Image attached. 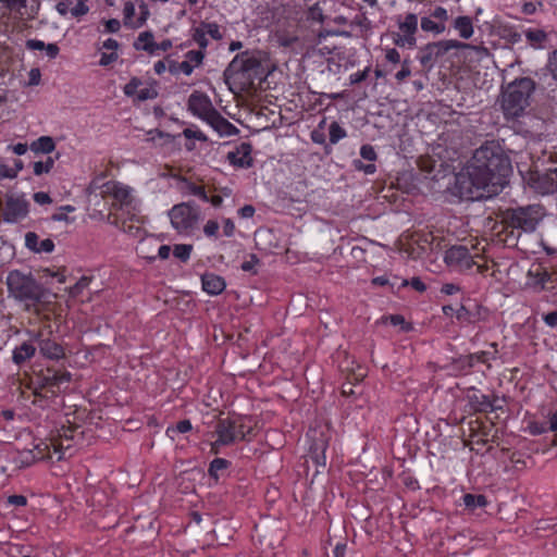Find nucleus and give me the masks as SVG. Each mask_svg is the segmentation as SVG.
I'll list each match as a JSON object with an SVG mask.
<instances>
[{"label":"nucleus","instance_id":"f257e3e1","mask_svg":"<svg viewBox=\"0 0 557 557\" xmlns=\"http://www.w3.org/2000/svg\"><path fill=\"white\" fill-rule=\"evenodd\" d=\"M511 172L510 160L499 144L486 141L474 151L466 172L456 176V188L467 200L492 198L508 184Z\"/></svg>","mask_w":557,"mask_h":557},{"label":"nucleus","instance_id":"f03ea898","mask_svg":"<svg viewBox=\"0 0 557 557\" xmlns=\"http://www.w3.org/2000/svg\"><path fill=\"white\" fill-rule=\"evenodd\" d=\"M10 298L23 304L26 310L44 304L49 294L48 289L38 282L32 272L11 270L5 280Z\"/></svg>","mask_w":557,"mask_h":557},{"label":"nucleus","instance_id":"7ed1b4c3","mask_svg":"<svg viewBox=\"0 0 557 557\" xmlns=\"http://www.w3.org/2000/svg\"><path fill=\"white\" fill-rule=\"evenodd\" d=\"M545 216V209L541 205L509 208L503 213L506 242L517 245L522 233H532Z\"/></svg>","mask_w":557,"mask_h":557},{"label":"nucleus","instance_id":"20e7f679","mask_svg":"<svg viewBox=\"0 0 557 557\" xmlns=\"http://www.w3.org/2000/svg\"><path fill=\"white\" fill-rule=\"evenodd\" d=\"M536 89V85L531 77H519L502 88L500 108L504 116L517 119L524 114L531 103V96Z\"/></svg>","mask_w":557,"mask_h":557},{"label":"nucleus","instance_id":"39448f33","mask_svg":"<svg viewBox=\"0 0 557 557\" xmlns=\"http://www.w3.org/2000/svg\"><path fill=\"white\" fill-rule=\"evenodd\" d=\"M238 74H242L252 83L255 79H262L264 67L258 57L250 54L246 50L236 54L224 70L223 78L225 84H230V81Z\"/></svg>","mask_w":557,"mask_h":557},{"label":"nucleus","instance_id":"423d86ee","mask_svg":"<svg viewBox=\"0 0 557 557\" xmlns=\"http://www.w3.org/2000/svg\"><path fill=\"white\" fill-rule=\"evenodd\" d=\"M169 216L176 231L187 232L198 223L200 210L194 201L181 202L169 211Z\"/></svg>","mask_w":557,"mask_h":557},{"label":"nucleus","instance_id":"0eeeda50","mask_svg":"<svg viewBox=\"0 0 557 557\" xmlns=\"http://www.w3.org/2000/svg\"><path fill=\"white\" fill-rule=\"evenodd\" d=\"M399 33H393V42L397 47L414 48L417 45L416 33L418 32V15L407 13L395 17Z\"/></svg>","mask_w":557,"mask_h":557},{"label":"nucleus","instance_id":"6e6552de","mask_svg":"<svg viewBox=\"0 0 557 557\" xmlns=\"http://www.w3.org/2000/svg\"><path fill=\"white\" fill-rule=\"evenodd\" d=\"M461 46L462 44L457 40H440L436 42H430L419 49L417 59L423 67L431 69L434 63L449 50L458 49Z\"/></svg>","mask_w":557,"mask_h":557},{"label":"nucleus","instance_id":"1a4fd4ad","mask_svg":"<svg viewBox=\"0 0 557 557\" xmlns=\"http://www.w3.org/2000/svg\"><path fill=\"white\" fill-rule=\"evenodd\" d=\"M445 263L455 271L465 272L475 264L468 247L462 245L451 246L445 251Z\"/></svg>","mask_w":557,"mask_h":557},{"label":"nucleus","instance_id":"9d476101","mask_svg":"<svg viewBox=\"0 0 557 557\" xmlns=\"http://www.w3.org/2000/svg\"><path fill=\"white\" fill-rule=\"evenodd\" d=\"M187 110L200 120L207 122L216 111L209 96L202 91H193L187 100Z\"/></svg>","mask_w":557,"mask_h":557},{"label":"nucleus","instance_id":"9b49d317","mask_svg":"<svg viewBox=\"0 0 557 557\" xmlns=\"http://www.w3.org/2000/svg\"><path fill=\"white\" fill-rule=\"evenodd\" d=\"M530 182L531 187L542 195L557 194V168L533 173Z\"/></svg>","mask_w":557,"mask_h":557},{"label":"nucleus","instance_id":"f8f14e48","mask_svg":"<svg viewBox=\"0 0 557 557\" xmlns=\"http://www.w3.org/2000/svg\"><path fill=\"white\" fill-rule=\"evenodd\" d=\"M29 212V202L20 197H8L5 209L2 213L3 221L7 223H16L27 216Z\"/></svg>","mask_w":557,"mask_h":557},{"label":"nucleus","instance_id":"ddd939ff","mask_svg":"<svg viewBox=\"0 0 557 557\" xmlns=\"http://www.w3.org/2000/svg\"><path fill=\"white\" fill-rule=\"evenodd\" d=\"M488 318V309L480 304H474L472 307L460 305L456 309V319L461 324H475L481 321H486Z\"/></svg>","mask_w":557,"mask_h":557},{"label":"nucleus","instance_id":"4468645a","mask_svg":"<svg viewBox=\"0 0 557 557\" xmlns=\"http://www.w3.org/2000/svg\"><path fill=\"white\" fill-rule=\"evenodd\" d=\"M72 380V374L69 371H59L52 368H47L40 375V386L47 388L52 394L60 392L63 383H69Z\"/></svg>","mask_w":557,"mask_h":557},{"label":"nucleus","instance_id":"2eb2a0df","mask_svg":"<svg viewBox=\"0 0 557 557\" xmlns=\"http://www.w3.org/2000/svg\"><path fill=\"white\" fill-rule=\"evenodd\" d=\"M251 152L252 145L248 141H243L235 148V150L227 153L226 159L235 168L249 169L253 165Z\"/></svg>","mask_w":557,"mask_h":557},{"label":"nucleus","instance_id":"dca6fc26","mask_svg":"<svg viewBox=\"0 0 557 557\" xmlns=\"http://www.w3.org/2000/svg\"><path fill=\"white\" fill-rule=\"evenodd\" d=\"M468 403L474 412H493L500 410L502 407H496L497 396L492 399L490 396L480 392L468 394Z\"/></svg>","mask_w":557,"mask_h":557},{"label":"nucleus","instance_id":"f3484780","mask_svg":"<svg viewBox=\"0 0 557 557\" xmlns=\"http://www.w3.org/2000/svg\"><path fill=\"white\" fill-rule=\"evenodd\" d=\"M327 447L329 440L323 433H319V435L312 438L309 447V457L317 466L325 467V451Z\"/></svg>","mask_w":557,"mask_h":557},{"label":"nucleus","instance_id":"a211bd4d","mask_svg":"<svg viewBox=\"0 0 557 557\" xmlns=\"http://www.w3.org/2000/svg\"><path fill=\"white\" fill-rule=\"evenodd\" d=\"M214 434L219 444L232 445L237 441L235 429H233V420L231 417L220 418L214 428Z\"/></svg>","mask_w":557,"mask_h":557},{"label":"nucleus","instance_id":"6ab92c4d","mask_svg":"<svg viewBox=\"0 0 557 557\" xmlns=\"http://www.w3.org/2000/svg\"><path fill=\"white\" fill-rule=\"evenodd\" d=\"M209 124L220 136H234L239 133V129L226 120L218 110L206 122Z\"/></svg>","mask_w":557,"mask_h":557},{"label":"nucleus","instance_id":"aec40b11","mask_svg":"<svg viewBox=\"0 0 557 557\" xmlns=\"http://www.w3.org/2000/svg\"><path fill=\"white\" fill-rule=\"evenodd\" d=\"M36 346L32 341H25L16 346L12 351V361L18 368H22L27 361L36 355Z\"/></svg>","mask_w":557,"mask_h":557},{"label":"nucleus","instance_id":"412c9836","mask_svg":"<svg viewBox=\"0 0 557 557\" xmlns=\"http://www.w3.org/2000/svg\"><path fill=\"white\" fill-rule=\"evenodd\" d=\"M202 289L212 296L220 295L226 287L225 280L214 273H205L201 275Z\"/></svg>","mask_w":557,"mask_h":557},{"label":"nucleus","instance_id":"4be33fe9","mask_svg":"<svg viewBox=\"0 0 557 557\" xmlns=\"http://www.w3.org/2000/svg\"><path fill=\"white\" fill-rule=\"evenodd\" d=\"M39 351L48 359L59 360L65 357L64 348L54 339L46 338L39 341Z\"/></svg>","mask_w":557,"mask_h":557},{"label":"nucleus","instance_id":"5701e85b","mask_svg":"<svg viewBox=\"0 0 557 557\" xmlns=\"http://www.w3.org/2000/svg\"><path fill=\"white\" fill-rule=\"evenodd\" d=\"M232 420L237 441H247V436L253 431L252 418L248 416H236L232 418Z\"/></svg>","mask_w":557,"mask_h":557},{"label":"nucleus","instance_id":"b1692460","mask_svg":"<svg viewBox=\"0 0 557 557\" xmlns=\"http://www.w3.org/2000/svg\"><path fill=\"white\" fill-rule=\"evenodd\" d=\"M46 457L47 454H35L34 450L24 449L17 453L16 457L14 458V462L18 468H27L33 466L36 461L45 459Z\"/></svg>","mask_w":557,"mask_h":557},{"label":"nucleus","instance_id":"393cba45","mask_svg":"<svg viewBox=\"0 0 557 557\" xmlns=\"http://www.w3.org/2000/svg\"><path fill=\"white\" fill-rule=\"evenodd\" d=\"M535 77L537 78V81H534L536 89L540 90H546L548 87L557 83V79L553 73V66L550 64L549 69L545 67L535 72Z\"/></svg>","mask_w":557,"mask_h":557},{"label":"nucleus","instance_id":"a878e982","mask_svg":"<svg viewBox=\"0 0 557 557\" xmlns=\"http://www.w3.org/2000/svg\"><path fill=\"white\" fill-rule=\"evenodd\" d=\"M462 504L468 511L473 512L476 508L485 507L487 505V499L482 494L467 493L462 496Z\"/></svg>","mask_w":557,"mask_h":557},{"label":"nucleus","instance_id":"bb28decb","mask_svg":"<svg viewBox=\"0 0 557 557\" xmlns=\"http://www.w3.org/2000/svg\"><path fill=\"white\" fill-rule=\"evenodd\" d=\"M454 28L458 30L459 36L463 39H468L473 34L472 20L469 16H458L454 21Z\"/></svg>","mask_w":557,"mask_h":557},{"label":"nucleus","instance_id":"cd10ccee","mask_svg":"<svg viewBox=\"0 0 557 557\" xmlns=\"http://www.w3.org/2000/svg\"><path fill=\"white\" fill-rule=\"evenodd\" d=\"M55 143L50 136H41L32 143L30 149L34 152L50 153L54 150Z\"/></svg>","mask_w":557,"mask_h":557},{"label":"nucleus","instance_id":"c85d7f7f","mask_svg":"<svg viewBox=\"0 0 557 557\" xmlns=\"http://www.w3.org/2000/svg\"><path fill=\"white\" fill-rule=\"evenodd\" d=\"M231 461L224 458H214L208 468V474L216 483L219 481V472L231 467Z\"/></svg>","mask_w":557,"mask_h":557},{"label":"nucleus","instance_id":"c756f323","mask_svg":"<svg viewBox=\"0 0 557 557\" xmlns=\"http://www.w3.org/2000/svg\"><path fill=\"white\" fill-rule=\"evenodd\" d=\"M182 183H183V187H182L183 190L200 198L205 202H209V197H208L203 186L196 185L195 183L188 181L187 178H182Z\"/></svg>","mask_w":557,"mask_h":557},{"label":"nucleus","instance_id":"7c9ffc66","mask_svg":"<svg viewBox=\"0 0 557 557\" xmlns=\"http://www.w3.org/2000/svg\"><path fill=\"white\" fill-rule=\"evenodd\" d=\"M190 32L193 41H195L198 45L199 49L206 51V49L209 46V40L207 39V32H205L201 22L197 27H193Z\"/></svg>","mask_w":557,"mask_h":557},{"label":"nucleus","instance_id":"2f4dec72","mask_svg":"<svg viewBox=\"0 0 557 557\" xmlns=\"http://www.w3.org/2000/svg\"><path fill=\"white\" fill-rule=\"evenodd\" d=\"M193 430V425L190 420L185 419L178 421L175 425L168 426L165 433L169 437L174 440L175 435L178 433H187Z\"/></svg>","mask_w":557,"mask_h":557},{"label":"nucleus","instance_id":"473e14b6","mask_svg":"<svg viewBox=\"0 0 557 557\" xmlns=\"http://www.w3.org/2000/svg\"><path fill=\"white\" fill-rule=\"evenodd\" d=\"M347 136V132L336 121L332 122L329 127L330 146L337 144Z\"/></svg>","mask_w":557,"mask_h":557},{"label":"nucleus","instance_id":"72a5a7b5","mask_svg":"<svg viewBox=\"0 0 557 557\" xmlns=\"http://www.w3.org/2000/svg\"><path fill=\"white\" fill-rule=\"evenodd\" d=\"M169 71L171 74H174V75L182 72L188 76L193 73L194 65H191L188 61L177 62V61L171 60L169 62Z\"/></svg>","mask_w":557,"mask_h":557},{"label":"nucleus","instance_id":"f704fd0d","mask_svg":"<svg viewBox=\"0 0 557 557\" xmlns=\"http://www.w3.org/2000/svg\"><path fill=\"white\" fill-rule=\"evenodd\" d=\"M193 251V245L189 244H177L173 247V255L182 262H187Z\"/></svg>","mask_w":557,"mask_h":557},{"label":"nucleus","instance_id":"c9c22d12","mask_svg":"<svg viewBox=\"0 0 557 557\" xmlns=\"http://www.w3.org/2000/svg\"><path fill=\"white\" fill-rule=\"evenodd\" d=\"M421 28L424 32H432L434 34H442L445 30L444 23H436L432 20V17H422L421 18Z\"/></svg>","mask_w":557,"mask_h":557},{"label":"nucleus","instance_id":"e433bc0d","mask_svg":"<svg viewBox=\"0 0 557 557\" xmlns=\"http://www.w3.org/2000/svg\"><path fill=\"white\" fill-rule=\"evenodd\" d=\"M144 51L148 52L149 54H156L158 50L168 51L172 48V41L170 39H164L160 44L157 42H149L145 44L143 46Z\"/></svg>","mask_w":557,"mask_h":557},{"label":"nucleus","instance_id":"4c0bfd02","mask_svg":"<svg viewBox=\"0 0 557 557\" xmlns=\"http://www.w3.org/2000/svg\"><path fill=\"white\" fill-rule=\"evenodd\" d=\"M201 24L205 28V32H207V35H209L214 40H222L223 39V33L220 29V25L212 22H206L201 21Z\"/></svg>","mask_w":557,"mask_h":557},{"label":"nucleus","instance_id":"58836bf2","mask_svg":"<svg viewBox=\"0 0 557 557\" xmlns=\"http://www.w3.org/2000/svg\"><path fill=\"white\" fill-rule=\"evenodd\" d=\"M90 282L91 277L85 275L82 276L72 287H70V295L72 297L79 296L83 293V290L89 286Z\"/></svg>","mask_w":557,"mask_h":557},{"label":"nucleus","instance_id":"ea45409f","mask_svg":"<svg viewBox=\"0 0 557 557\" xmlns=\"http://www.w3.org/2000/svg\"><path fill=\"white\" fill-rule=\"evenodd\" d=\"M310 138L314 144L323 145L325 153H331L332 148L330 146V143H326V136L323 131L321 129H313L310 133Z\"/></svg>","mask_w":557,"mask_h":557},{"label":"nucleus","instance_id":"a19ab883","mask_svg":"<svg viewBox=\"0 0 557 557\" xmlns=\"http://www.w3.org/2000/svg\"><path fill=\"white\" fill-rule=\"evenodd\" d=\"M54 159L51 157H48L45 162L38 161L34 163V173L35 175L39 176L44 173H49L51 169L53 168Z\"/></svg>","mask_w":557,"mask_h":557},{"label":"nucleus","instance_id":"79ce46f5","mask_svg":"<svg viewBox=\"0 0 557 557\" xmlns=\"http://www.w3.org/2000/svg\"><path fill=\"white\" fill-rule=\"evenodd\" d=\"M205 57H206V51L202 49L189 50L185 54V58H186L185 61H188L190 64L195 63V66H199L200 64H202Z\"/></svg>","mask_w":557,"mask_h":557},{"label":"nucleus","instance_id":"37998d69","mask_svg":"<svg viewBox=\"0 0 557 557\" xmlns=\"http://www.w3.org/2000/svg\"><path fill=\"white\" fill-rule=\"evenodd\" d=\"M151 44V42H154L153 40V34L149 30H146V32H143L139 34V36L137 37V39L134 41V48L135 50L137 51H140L143 50L144 51V48L143 46H145V44Z\"/></svg>","mask_w":557,"mask_h":557},{"label":"nucleus","instance_id":"c03bdc74","mask_svg":"<svg viewBox=\"0 0 557 557\" xmlns=\"http://www.w3.org/2000/svg\"><path fill=\"white\" fill-rule=\"evenodd\" d=\"M143 85V82L138 77H132L131 81L124 86L123 91L127 97H136L138 87Z\"/></svg>","mask_w":557,"mask_h":557},{"label":"nucleus","instance_id":"a18cd8bd","mask_svg":"<svg viewBox=\"0 0 557 557\" xmlns=\"http://www.w3.org/2000/svg\"><path fill=\"white\" fill-rule=\"evenodd\" d=\"M260 264V259L257 255L250 253L249 260H246L242 263L240 269L244 272H250L252 274H257L256 265Z\"/></svg>","mask_w":557,"mask_h":557},{"label":"nucleus","instance_id":"49530a36","mask_svg":"<svg viewBox=\"0 0 557 557\" xmlns=\"http://www.w3.org/2000/svg\"><path fill=\"white\" fill-rule=\"evenodd\" d=\"M525 37L532 44H542L546 39V33L542 29H529Z\"/></svg>","mask_w":557,"mask_h":557},{"label":"nucleus","instance_id":"de8ad7c7","mask_svg":"<svg viewBox=\"0 0 557 557\" xmlns=\"http://www.w3.org/2000/svg\"><path fill=\"white\" fill-rule=\"evenodd\" d=\"M39 244V236L35 232H27L25 234V246L30 251L37 253Z\"/></svg>","mask_w":557,"mask_h":557},{"label":"nucleus","instance_id":"09e8293b","mask_svg":"<svg viewBox=\"0 0 557 557\" xmlns=\"http://www.w3.org/2000/svg\"><path fill=\"white\" fill-rule=\"evenodd\" d=\"M182 135L187 139H197L202 143L208 141L207 135L199 129H193L190 127H187L183 131Z\"/></svg>","mask_w":557,"mask_h":557},{"label":"nucleus","instance_id":"8fccbe9b","mask_svg":"<svg viewBox=\"0 0 557 557\" xmlns=\"http://www.w3.org/2000/svg\"><path fill=\"white\" fill-rule=\"evenodd\" d=\"M360 156L362 159L374 162L377 158L374 147L370 144L362 145L360 148Z\"/></svg>","mask_w":557,"mask_h":557},{"label":"nucleus","instance_id":"3c124183","mask_svg":"<svg viewBox=\"0 0 557 557\" xmlns=\"http://www.w3.org/2000/svg\"><path fill=\"white\" fill-rule=\"evenodd\" d=\"M352 165L357 171H361L368 175H372L376 172V165L372 162L363 163L361 160H354Z\"/></svg>","mask_w":557,"mask_h":557},{"label":"nucleus","instance_id":"603ef678","mask_svg":"<svg viewBox=\"0 0 557 557\" xmlns=\"http://www.w3.org/2000/svg\"><path fill=\"white\" fill-rule=\"evenodd\" d=\"M490 354L487 351H478L474 354H470L468 359L469 367H473L475 362L486 363L488 360Z\"/></svg>","mask_w":557,"mask_h":557},{"label":"nucleus","instance_id":"864d4df0","mask_svg":"<svg viewBox=\"0 0 557 557\" xmlns=\"http://www.w3.org/2000/svg\"><path fill=\"white\" fill-rule=\"evenodd\" d=\"M158 97V91L152 88V87H146V88H141L140 90H138L137 95H136V100L137 101H146V100H149V99H154Z\"/></svg>","mask_w":557,"mask_h":557},{"label":"nucleus","instance_id":"5fc2aeb1","mask_svg":"<svg viewBox=\"0 0 557 557\" xmlns=\"http://www.w3.org/2000/svg\"><path fill=\"white\" fill-rule=\"evenodd\" d=\"M535 277L537 278L535 284L539 285L541 289L547 288V283L553 282V275L546 270L537 271Z\"/></svg>","mask_w":557,"mask_h":557},{"label":"nucleus","instance_id":"6e6d98bb","mask_svg":"<svg viewBox=\"0 0 557 557\" xmlns=\"http://www.w3.org/2000/svg\"><path fill=\"white\" fill-rule=\"evenodd\" d=\"M388 319L392 325H400L401 330L405 332H408L412 329V326L406 322L405 318L401 314H391Z\"/></svg>","mask_w":557,"mask_h":557},{"label":"nucleus","instance_id":"4d7b16f0","mask_svg":"<svg viewBox=\"0 0 557 557\" xmlns=\"http://www.w3.org/2000/svg\"><path fill=\"white\" fill-rule=\"evenodd\" d=\"M308 18H310L312 21H317V22H323V20H324L323 10L319 5V3H314L313 5H311L309 8Z\"/></svg>","mask_w":557,"mask_h":557},{"label":"nucleus","instance_id":"13d9d810","mask_svg":"<svg viewBox=\"0 0 557 557\" xmlns=\"http://www.w3.org/2000/svg\"><path fill=\"white\" fill-rule=\"evenodd\" d=\"M370 67L367 66L363 71H358L349 76L350 85L359 84L366 81L369 76Z\"/></svg>","mask_w":557,"mask_h":557},{"label":"nucleus","instance_id":"bf43d9fd","mask_svg":"<svg viewBox=\"0 0 557 557\" xmlns=\"http://www.w3.org/2000/svg\"><path fill=\"white\" fill-rule=\"evenodd\" d=\"M403 285H410L414 290L423 293L426 290V285L421 281L420 277H412L410 281L405 280Z\"/></svg>","mask_w":557,"mask_h":557},{"label":"nucleus","instance_id":"052dcab7","mask_svg":"<svg viewBox=\"0 0 557 557\" xmlns=\"http://www.w3.org/2000/svg\"><path fill=\"white\" fill-rule=\"evenodd\" d=\"M219 231V223L214 220H209L203 226V233L208 237H215Z\"/></svg>","mask_w":557,"mask_h":557},{"label":"nucleus","instance_id":"680f3d73","mask_svg":"<svg viewBox=\"0 0 557 557\" xmlns=\"http://www.w3.org/2000/svg\"><path fill=\"white\" fill-rule=\"evenodd\" d=\"M432 18L438 20V23H444L448 18L447 10L443 7H436L431 13Z\"/></svg>","mask_w":557,"mask_h":557},{"label":"nucleus","instance_id":"e2e57ef3","mask_svg":"<svg viewBox=\"0 0 557 557\" xmlns=\"http://www.w3.org/2000/svg\"><path fill=\"white\" fill-rule=\"evenodd\" d=\"M54 250V243L50 238H46L38 244L37 253L46 252L51 253Z\"/></svg>","mask_w":557,"mask_h":557},{"label":"nucleus","instance_id":"0e129e2a","mask_svg":"<svg viewBox=\"0 0 557 557\" xmlns=\"http://www.w3.org/2000/svg\"><path fill=\"white\" fill-rule=\"evenodd\" d=\"M549 432H557V409L549 411L547 414V421L544 422Z\"/></svg>","mask_w":557,"mask_h":557},{"label":"nucleus","instance_id":"69168bd1","mask_svg":"<svg viewBox=\"0 0 557 557\" xmlns=\"http://www.w3.org/2000/svg\"><path fill=\"white\" fill-rule=\"evenodd\" d=\"M385 59H386V61H388L393 64L400 63V54L397 51V49H395V48H386L385 49Z\"/></svg>","mask_w":557,"mask_h":557},{"label":"nucleus","instance_id":"338daca9","mask_svg":"<svg viewBox=\"0 0 557 557\" xmlns=\"http://www.w3.org/2000/svg\"><path fill=\"white\" fill-rule=\"evenodd\" d=\"M117 58H119V55H117V53H116V52H114V51H113V52H111V53H106V52H103V53L101 54L100 60H99V64H100L101 66H108V65H110L111 63L115 62V61L117 60Z\"/></svg>","mask_w":557,"mask_h":557},{"label":"nucleus","instance_id":"774afa93","mask_svg":"<svg viewBox=\"0 0 557 557\" xmlns=\"http://www.w3.org/2000/svg\"><path fill=\"white\" fill-rule=\"evenodd\" d=\"M33 199L38 205H49L52 202V198L45 191H37L33 195Z\"/></svg>","mask_w":557,"mask_h":557}]
</instances>
